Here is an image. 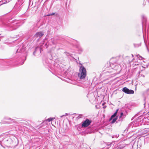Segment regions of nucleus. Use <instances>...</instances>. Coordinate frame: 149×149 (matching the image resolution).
<instances>
[{"instance_id": "obj_10", "label": "nucleus", "mask_w": 149, "mask_h": 149, "mask_svg": "<svg viewBox=\"0 0 149 149\" xmlns=\"http://www.w3.org/2000/svg\"><path fill=\"white\" fill-rule=\"evenodd\" d=\"M55 119L54 118H50L46 120V121H48L49 122H50L52 120H53Z\"/></svg>"}, {"instance_id": "obj_29", "label": "nucleus", "mask_w": 149, "mask_h": 149, "mask_svg": "<svg viewBox=\"0 0 149 149\" xmlns=\"http://www.w3.org/2000/svg\"><path fill=\"white\" fill-rule=\"evenodd\" d=\"M103 116L104 117V115H103Z\"/></svg>"}, {"instance_id": "obj_14", "label": "nucleus", "mask_w": 149, "mask_h": 149, "mask_svg": "<svg viewBox=\"0 0 149 149\" xmlns=\"http://www.w3.org/2000/svg\"><path fill=\"white\" fill-rule=\"evenodd\" d=\"M7 141H9L10 143V144L12 143L13 142V141L11 140V139L10 138H9V139H8L7 140Z\"/></svg>"}, {"instance_id": "obj_26", "label": "nucleus", "mask_w": 149, "mask_h": 149, "mask_svg": "<svg viewBox=\"0 0 149 149\" xmlns=\"http://www.w3.org/2000/svg\"><path fill=\"white\" fill-rule=\"evenodd\" d=\"M132 57H133V54H132Z\"/></svg>"}, {"instance_id": "obj_16", "label": "nucleus", "mask_w": 149, "mask_h": 149, "mask_svg": "<svg viewBox=\"0 0 149 149\" xmlns=\"http://www.w3.org/2000/svg\"><path fill=\"white\" fill-rule=\"evenodd\" d=\"M118 111V109H117L113 114H114L115 115V116H116Z\"/></svg>"}, {"instance_id": "obj_9", "label": "nucleus", "mask_w": 149, "mask_h": 149, "mask_svg": "<svg viewBox=\"0 0 149 149\" xmlns=\"http://www.w3.org/2000/svg\"><path fill=\"white\" fill-rule=\"evenodd\" d=\"M8 120L10 121H6V123H12L14 122V120L10 118H9V119H8Z\"/></svg>"}, {"instance_id": "obj_33", "label": "nucleus", "mask_w": 149, "mask_h": 149, "mask_svg": "<svg viewBox=\"0 0 149 149\" xmlns=\"http://www.w3.org/2000/svg\"><path fill=\"white\" fill-rule=\"evenodd\" d=\"M1 35V34H0V35Z\"/></svg>"}, {"instance_id": "obj_32", "label": "nucleus", "mask_w": 149, "mask_h": 149, "mask_svg": "<svg viewBox=\"0 0 149 149\" xmlns=\"http://www.w3.org/2000/svg\"><path fill=\"white\" fill-rule=\"evenodd\" d=\"M1 123H2V122H1Z\"/></svg>"}, {"instance_id": "obj_20", "label": "nucleus", "mask_w": 149, "mask_h": 149, "mask_svg": "<svg viewBox=\"0 0 149 149\" xmlns=\"http://www.w3.org/2000/svg\"><path fill=\"white\" fill-rule=\"evenodd\" d=\"M67 115H68V114H67V113H66L65 114V115H62V116H61V117L62 118V117L63 116H67Z\"/></svg>"}, {"instance_id": "obj_28", "label": "nucleus", "mask_w": 149, "mask_h": 149, "mask_svg": "<svg viewBox=\"0 0 149 149\" xmlns=\"http://www.w3.org/2000/svg\"><path fill=\"white\" fill-rule=\"evenodd\" d=\"M81 51H82V49H81Z\"/></svg>"}, {"instance_id": "obj_1", "label": "nucleus", "mask_w": 149, "mask_h": 149, "mask_svg": "<svg viewBox=\"0 0 149 149\" xmlns=\"http://www.w3.org/2000/svg\"><path fill=\"white\" fill-rule=\"evenodd\" d=\"M86 75V71L84 67L81 64L79 70V72L78 74V77L80 79H84Z\"/></svg>"}, {"instance_id": "obj_30", "label": "nucleus", "mask_w": 149, "mask_h": 149, "mask_svg": "<svg viewBox=\"0 0 149 149\" xmlns=\"http://www.w3.org/2000/svg\"><path fill=\"white\" fill-rule=\"evenodd\" d=\"M47 46L46 47V48H47Z\"/></svg>"}, {"instance_id": "obj_23", "label": "nucleus", "mask_w": 149, "mask_h": 149, "mask_svg": "<svg viewBox=\"0 0 149 149\" xmlns=\"http://www.w3.org/2000/svg\"><path fill=\"white\" fill-rule=\"evenodd\" d=\"M116 149H121L120 147H118Z\"/></svg>"}, {"instance_id": "obj_21", "label": "nucleus", "mask_w": 149, "mask_h": 149, "mask_svg": "<svg viewBox=\"0 0 149 149\" xmlns=\"http://www.w3.org/2000/svg\"><path fill=\"white\" fill-rule=\"evenodd\" d=\"M123 115V113L122 112H121L120 113V118Z\"/></svg>"}, {"instance_id": "obj_6", "label": "nucleus", "mask_w": 149, "mask_h": 149, "mask_svg": "<svg viewBox=\"0 0 149 149\" xmlns=\"http://www.w3.org/2000/svg\"><path fill=\"white\" fill-rule=\"evenodd\" d=\"M44 33L42 32H40L36 33L35 35L38 38H40L44 35Z\"/></svg>"}, {"instance_id": "obj_22", "label": "nucleus", "mask_w": 149, "mask_h": 149, "mask_svg": "<svg viewBox=\"0 0 149 149\" xmlns=\"http://www.w3.org/2000/svg\"><path fill=\"white\" fill-rule=\"evenodd\" d=\"M137 56H138V58H139V56L140 58H142V57L141 56H139V55H137Z\"/></svg>"}, {"instance_id": "obj_19", "label": "nucleus", "mask_w": 149, "mask_h": 149, "mask_svg": "<svg viewBox=\"0 0 149 149\" xmlns=\"http://www.w3.org/2000/svg\"><path fill=\"white\" fill-rule=\"evenodd\" d=\"M54 14H55L54 13H52L51 14H50L49 15H48V16L52 15H54Z\"/></svg>"}, {"instance_id": "obj_18", "label": "nucleus", "mask_w": 149, "mask_h": 149, "mask_svg": "<svg viewBox=\"0 0 149 149\" xmlns=\"http://www.w3.org/2000/svg\"><path fill=\"white\" fill-rule=\"evenodd\" d=\"M95 107L97 109L100 108V107L98 104L96 105Z\"/></svg>"}, {"instance_id": "obj_7", "label": "nucleus", "mask_w": 149, "mask_h": 149, "mask_svg": "<svg viewBox=\"0 0 149 149\" xmlns=\"http://www.w3.org/2000/svg\"><path fill=\"white\" fill-rule=\"evenodd\" d=\"M116 59V58H111V59H110V63H115L116 62V61H114V62L113 61V60H115Z\"/></svg>"}, {"instance_id": "obj_15", "label": "nucleus", "mask_w": 149, "mask_h": 149, "mask_svg": "<svg viewBox=\"0 0 149 149\" xmlns=\"http://www.w3.org/2000/svg\"><path fill=\"white\" fill-rule=\"evenodd\" d=\"M118 111V109H117L113 114H114L115 115V116H116Z\"/></svg>"}, {"instance_id": "obj_4", "label": "nucleus", "mask_w": 149, "mask_h": 149, "mask_svg": "<svg viewBox=\"0 0 149 149\" xmlns=\"http://www.w3.org/2000/svg\"><path fill=\"white\" fill-rule=\"evenodd\" d=\"M111 144L109 142H103V149H109L111 147Z\"/></svg>"}, {"instance_id": "obj_13", "label": "nucleus", "mask_w": 149, "mask_h": 149, "mask_svg": "<svg viewBox=\"0 0 149 149\" xmlns=\"http://www.w3.org/2000/svg\"><path fill=\"white\" fill-rule=\"evenodd\" d=\"M116 116L114 114L113 115L111 116V118L109 119V121H110L111 120H112V118L114 117H115Z\"/></svg>"}, {"instance_id": "obj_12", "label": "nucleus", "mask_w": 149, "mask_h": 149, "mask_svg": "<svg viewBox=\"0 0 149 149\" xmlns=\"http://www.w3.org/2000/svg\"><path fill=\"white\" fill-rule=\"evenodd\" d=\"M117 120V118H116L113 119L112 121H111V123H113L115 122L116 120Z\"/></svg>"}, {"instance_id": "obj_27", "label": "nucleus", "mask_w": 149, "mask_h": 149, "mask_svg": "<svg viewBox=\"0 0 149 149\" xmlns=\"http://www.w3.org/2000/svg\"><path fill=\"white\" fill-rule=\"evenodd\" d=\"M47 45V43H46L45 44V45Z\"/></svg>"}, {"instance_id": "obj_31", "label": "nucleus", "mask_w": 149, "mask_h": 149, "mask_svg": "<svg viewBox=\"0 0 149 149\" xmlns=\"http://www.w3.org/2000/svg\"><path fill=\"white\" fill-rule=\"evenodd\" d=\"M24 63V62H23V63H22V64H23V63Z\"/></svg>"}, {"instance_id": "obj_8", "label": "nucleus", "mask_w": 149, "mask_h": 149, "mask_svg": "<svg viewBox=\"0 0 149 149\" xmlns=\"http://www.w3.org/2000/svg\"><path fill=\"white\" fill-rule=\"evenodd\" d=\"M137 149H141V145L140 143H139V142H137Z\"/></svg>"}, {"instance_id": "obj_25", "label": "nucleus", "mask_w": 149, "mask_h": 149, "mask_svg": "<svg viewBox=\"0 0 149 149\" xmlns=\"http://www.w3.org/2000/svg\"><path fill=\"white\" fill-rule=\"evenodd\" d=\"M3 37H4L3 36H1V37H0V38H2Z\"/></svg>"}, {"instance_id": "obj_5", "label": "nucleus", "mask_w": 149, "mask_h": 149, "mask_svg": "<svg viewBox=\"0 0 149 149\" xmlns=\"http://www.w3.org/2000/svg\"><path fill=\"white\" fill-rule=\"evenodd\" d=\"M42 48L41 47H38L36 49L35 51L33 53V54L34 55H35V54L37 52L38 54H40Z\"/></svg>"}, {"instance_id": "obj_3", "label": "nucleus", "mask_w": 149, "mask_h": 149, "mask_svg": "<svg viewBox=\"0 0 149 149\" xmlns=\"http://www.w3.org/2000/svg\"><path fill=\"white\" fill-rule=\"evenodd\" d=\"M122 90L123 92L127 94H133L134 93V91L133 90H129L126 87H124Z\"/></svg>"}, {"instance_id": "obj_17", "label": "nucleus", "mask_w": 149, "mask_h": 149, "mask_svg": "<svg viewBox=\"0 0 149 149\" xmlns=\"http://www.w3.org/2000/svg\"><path fill=\"white\" fill-rule=\"evenodd\" d=\"M146 92L147 93L148 95H149V88L147 89L146 91Z\"/></svg>"}, {"instance_id": "obj_2", "label": "nucleus", "mask_w": 149, "mask_h": 149, "mask_svg": "<svg viewBox=\"0 0 149 149\" xmlns=\"http://www.w3.org/2000/svg\"><path fill=\"white\" fill-rule=\"evenodd\" d=\"M91 123V121L88 119H86L85 120L82 122V126L85 127L89 126Z\"/></svg>"}, {"instance_id": "obj_11", "label": "nucleus", "mask_w": 149, "mask_h": 149, "mask_svg": "<svg viewBox=\"0 0 149 149\" xmlns=\"http://www.w3.org/2000/svg\"><path fill=\"white\" fill-rule=\"evenodd\" d=\"M83 116V115L81 114H79L78 115V116L77 117V119H79L81 118Z\"/></svg>"}, {"instance_id": "obj_24", "label": "nucleus", "mask_w": 149, "mask_h": 149, "mask_svg": "<svg viewBox=\"0 0 149 149\" xmlns=\"http://www.w3.org/2000/svg\"><path fill=\"white\" fill-rule=\"evenodd\" d=\"M134 146V144H133V146H132V148H133Z\"/></svg>"}]
</instances>
